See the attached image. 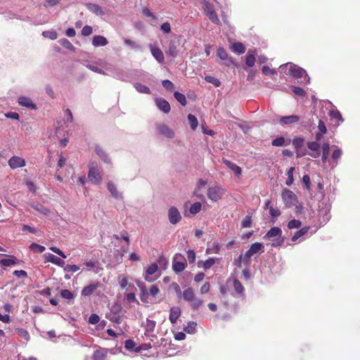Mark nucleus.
Listing matches in <instances>:
<instances>
[{"label": "nucleus", "mask_w": 360, "mask_h": 360, "mask_svg": "<svg viewBox=\"0 0 360 360\" xmlns=\"http://www.w3.org/2000/svg\"><path fill=\"white\" fill-rule=\"evenodd\" d=\"M280 72L291 76L297 79L298 83L305 84L309 82L310 78L305 70L292 63L280 65Z\"/></svg>", "instance_id": "1"}, {"label": "nucleus", "mask_w": 360, "mask_h": 360, "mask_svg": "<svg viewBox=\"0 0 360 360\" xmlns=\"http://www.w3.org/2000/svg\"><path fill=\"white\" fill-rule=\"evenodd\" d=\"M282 230L278 226L271 228L264 235V239L271 240V245L274 248L281 246L284 243V238L282 236Z\"/></svg>", "instance_id": "2"}, {"label": "nucleus", "mask_w": 360, "mask_h": 360, "mask_svg": "<svg viewBox=\"0 0 360 360\" xmlns=\"http://www.w3.org/2000/svg\"><path fill=\"white\" fill-rule=\"evenodd\" d=\"M263 248L264 245L261 243L256 242L252 243L244 255H240L239 256L238 266H240L242 261L245 265L248 266L250 264V257L261 251Z\"/></svg>", "instance_id": "3"}, {"label": "nucleus", "mask_w": 360, "mask_h": 360, "mask_svg": "<svg viewBox=\"0 0 360 360\" xmlns=\"http://www.w3.org/2000/svg\"><path fill=\"white\" fill-rule=\"evenodd\" d=\"M202 4L205 13L209 17V19L212 21V22L217 25L220 24V20L218 18L217 13L215 12L213 4L206 0H203L202 1Z\"/></svg>", "instance_id": "4"}, {"label": "nucleus", "mask_w": 360, "mask_h": 360, "mask_svg": "<svg viewBox=\"0 0 360 360\" xmlns=\"http://www.w3.org/2000/svg\"><path fill=\"white\" fill-rule=\"evenodd\" d=\"M186 267V262L184 256L180 253L174 255L172 259V269L176 273L182 272Z\"/></svg>", "instance_id": "5"}, {"label": "nucleus", "mask_w": 360, "mask_h": 360, "mask_svg": "<svg viewBox=\"0 0 360 360\" xmlns=\"http://www.w3.org/2000/svg\"><path fill=\"white\" fill-rule=\"evenodd\" d=\"M88 178L93 184L98 185L101 184L102 178L96 162H91L90 164Z\"/></svg>", "instance_id": "6"}, {"label": "nucleus", "mask_w": 360, "mask_h": 360, "mask_svg": "<svg viewBox=\"0 0 360 360\" xmlns=\"http://www.w3.org/2000/svg\"><path fill=\"white\" fill-rule=\"evenodd\" d=\"M155 128L160 134L167 139H174L175 137L174 131L164 122H158L155 124Z\"/></svg>", "instance_id": "7"}, {"label": "nucleus", "mask_w": 360, "mask_h": 360, "mask_svg": "<svg viewBox=\"0 0 360 360\" xmlns=\"http://www.w3.org/2000/svg\"><path fill=\"white\" fill-rule=\"evenodd\" d=\"M207 194L210 200L217 202L222 198L224 189L220 186H212L208 188Z\"/></svg>", "instance_id": "8"}, {"label": "nucleus", "mask_w": 360, "mask_h": 360, "mask_svg": "<svg viewBox=\"0 0 360 360\" xmlns=\"http://www.w3.org/2000/svg\"><path fill=\"white\" fill-rule=\"evenodd\" d=\"M158 266L157 264L153 263L148 266L145 271L144 278L148 282H153L158 278L160 274L158 273Z\"/></svg>", "instance_id": "9"}, {"label": "nucleus", "mask_w": 360, "mask_h": 360, "mask_svg": "<svg viewBox=\"0 0 360 360\" xmlns=\"http://www.w3.org/2000/svg\"><path fill=\"white\" fill-rule=\"evenodd\" d=\"M282 198L285 206L288 207L294 205L297 201L296 195L292 191L288 189H285L283 191Z\"/></svg>", "instance_id": "10"}, {"label": "nucleus", "mask_w": 360, "mask_h": 360, "mask_svg": "<svg viewBox=\"0 0 360 360\" xmlns=\"http://www.w3.org/2000/svg\"><path fill=\"white\" fill-rule=\"evenodd\" d=\"M180 46V41L176 37L171 39L169 43L168 49L166 51L167 55L176 58L179 53V48Z\"/></svg>", "instance_id": "11"}, {"label": "nucleus", "mask_w": 360, "mask_h": 360, "mask_svg": "<svg viewBox=\"0 0 360 360\" xmlns=\"http://www.w3.org/2000/svg\"><path fill=\"white\" fill-rule=\"evenodd\" d=\"M181 213L176 207L172 206L169 209L168 219L170 224L174 225L176 224L181 220Z\"/></svg>", "instance_id": "12"}, {"label": "nucleus", "mask_w": 360, "mask_h": 360, "mask_svg": "<svg viewBox=\"0 0 360 360\" xmlns=\"http://www.w3.org/2000/svg\"><path fill=\"white\" fill-rule=\"evenodd\" d=\"M8 165L12 169L21 168L25 166V160L20 156L13 155L8 160Z\"/></svg>", "instance_id": "13"}, {"label": "nucleus", "mask_w": 360, "mask_h": 360, "mask_svg": "<svg viewBox=\"0 0 360 360\" xmlns=\"http://www.w3.org/2000/svg\"><path fill=\"white\" fill-rule=\"evenodd\" d=\"M96 154L98 157L105 164L111 165L112 160L109 154L99 145H96L95 150Z\"/></svg>", "instance_id": "14"}, {"label": "nucleus", "mask_w": 360, "mask_h": 360, "mask_svg": "<svg viewBox=\"0 0 360 360\" xmlns=\"http://www.w3.org/2000/svg\"><path fill=\"white\" fill-rule=\"evenodd\" d=\"M307 148L312 151V153H309V155L311 158H317L321 155V145L318 141H309L307 143Z\"/></svg>", "instance_id": "15"}, {"label": "nucleus", "mask_w": 360, "mask_h": 360, "mask_svg": "<svg viewBox=\"0 0 360 360\" xmlns=\"http://www.w3.org/2000/svg\"><path fill=\"white\" fill-rule=\"evenodd\" d=\"M18 103L20 106L27 108L30 110H37V105L32 101V100L30 97L27 96H20L18 98Z\"/></svg>", "instance_id": "16"}, {"label": "nucleus", "mask_w": 360, "mask_h": 360, "mask_svg": "<svg viewBox=\"0 0 360 360\" xmlns=\"http://www.w3.org/2000/svg\"><path fill=\"white\" fill-rule=\"evenodd\" d=\"M149 49L152 56L155 58V60L159 63H163L165 61V58L162 50L159 47L153 44H149Z\"/></svg>", "instance_id": "17"}, {"label": "nucleus", "mask_w": 360, "mask_h": 360, "mask_svg": "<svg viewBox=\"0 0 360 360\" xmlns=\"http://www.w3.org/2000/svg\"><path fill=\"white\" fill-rule=\"evenodd\" d=\"M158 108L162 112L167 114L170 112L171 107L169 102L162 98H157L155 100Z\"/></svg>", "instance_id": "18"}, {"label": "nucleus", "mask_w": 360, "mask_h": 360, "mask_svg": "<svg viewBox=\"0 0 360 360\" xmlns=\"http://www.w3.org/2000/svg\"><path fill=\"white\" fill-rule=\"evenodd\" d=\"M44 257L47 262H51L57 266L63 267L64 265L65 264L64 260H63L62 259L56 257V255H54L51 253H46L44 255Z\"/></svg>", "instance_id": "19"}, {"label": "nucleus", "mask_w": 360, "mask_h": 360, "mask_svg": "<svg viewBox=\"0 0 360 360\" xmlns=\"http://www.w3.org/2000/svg\"><path fill=\"white\" fill-rule=\"evenodd\" d=\"M181 314V311L180 307H172L170 309V313L169 316V320L172 324H175L177 321V319Z\"/></svg>", "instance_id": "20"}, {"label": "nucleus", "mask_w": 360, "mask_h": 360, "mask_svg": "<svg viewBox=\"0 0 360 360\" xmlns=\"http://www.w3.org/2000/svg\"><path fill=\"white\" fill-rule=\"evenodd\" d=\"M217 56L221 60L225 61V64L227 66H229L231 63H233V60L231 58H229L228 53L224 47H219L217 49Z\"/></svg>", "instance_id": "21"}, {"label": "nucleus", "mask_w": 360, "mask_h": 360, "mask_svg": "<svg viewBox=\"0 0 360 360\" xmlns=\"http://www.w3.org/2000/svg\"><path fill=\"white\" fill-rule=\"evenodd\" d=\"M222 162L234 172L236 176L239 177L241 175L242 169L236 163L226 159H223Z\"/></svg>", "instance_id": "22"}, {"label": "nucleus", "mask_w": 360, "mask_h": 360, "mask_svg": "<svg viewBox=\"0 0 360 360\" xmlns=\"http://www.w3.org/2000/svg\"><path fill=\"white\" fill-rule=\"evenodd\" d=\"M86 8L96 15L102 16L105 15L103 8L96 4L89 3L86 4Z\"/></svg>", "instance_id": "23"}, {"label": "nucleus", "mask_w": 360, "mask_h": 360, "mask_svg": "<svg viewBox=\"0 0 360 360\" xmlns=\"http://www.w3.org/2000/svg\"><path fill=\"white\" fill-rule=\"evenodd\" d=\"M233 287L239 297H243L245 296V288L241 282L236 278L233 280Z\"/></svg>", "instance_id": "24"}, {"label": "nucleus", "mask_w": 360, "mask_h": 360, "mask_svg": "<svg viewBox=\"0 0 360 360\" xmlns=\"http://www.w3.org/2000/svg\"><path fill=\"white\" fill-rule=\"evenodd\" d=\"M98 286L99 283L98 282L93 283L87 286H85L82 290V296L87 297L91 295L98 288Z\"/></svg>", "instance_id": "25"}, {"label": "nucleus", "mask_w": 360, "mask_h": 360, "mask_svg": "<svg viewBox=\"0 0 360 360\" xmlns=\"http://www.w3.org/2000/svg\"><path fill=\"white\" fill-rule=\"evenodd\" d=\"M217 259V258L215 257H210L205 261H198V266L199 268H202L205 271L208 270L214 264Z\"/></svg>", "instance_id": "26"}, {"label": "nucleus", "mask_w": 360, "mask_h": 360, "mask_svg": "<svg viewBox=\"0 0 360 360\" xmlns=\"http://www.w3.org/2000/svg\"><path fill=\"white\" fill-rule=\"evenodd\" d=\"M136 284L138 285V287L140 288V290H141V295H140V299L143 302H148V290L146 288V285L144 284V283L141 282V281H137L136 282Z\"/></svg>", "instance_id": "27"}, {"label": "nucleus", "mask_w": 360, "mask_h": 360, "mask_svg": "<svg viewBox=\"0 0 360 360\" xmlns=\"http://www.w3.org/2000/svg\"><path fill=\"white\" fill-rule=\"evenodd\" d=\"M342 155V151L340 148H336L333 150V152L332 153V156H331V160L330 161V165L333 167H335L337 166L338 160L341 158Z\"/></svg>", "instance_id": "28"}, {"label": "nucleus", "mask_w": 360, "mask_h": 360, "mask_svg": "<svg viewBox=\"0 0 360 360\" xmlns=\"http://www.w3.org/2000/svg\"><path fill=\"white\" fill-rule=\"evenodd\" d=\"M300 120V117L297 115H288L281 117L280 120V123L283 125L290 124L292 123L297 122Z\"/></svg>", "instance_id": "29"}, {"label": "nucleus", "mask_w": 360, "mask_h": 360, "mask_svg": "<svg viewBox=\"0 0 360 360\" xmlns=\"http://www.w3.org/2000/svg\"><path fill=\"white\" fill-rule=\"evenodd\" d=\"M106 350L105 349H96L91 358L86 357L85 360H105L106 356Z\"/></svg>", "instance_id": "30"}, {"label": "nucleus", "mask_w": 360, "mask_h": 360, "mask_svg": "<svg viewBox=\"0 0 360 360\" xmlns=\"http://www.w3.org/2000/svg\"><path fill=\"white\" fill-rule=\"evenodd\" d=\"M92 44L95 47L104 46L108 44V40L103 36L95 35L92 39Z\"/></svg>", "instance_id": "31"}, {"label": "nucleus", "mask_w": 360, "mask_h": 360, "mask_svg": "<svg viewBox=\"0 0 360 360\" xmlns=\"http://www.w3.org/2000/svg\"><path fill=\"white\" fill-rule=\"evenodd\" d=\"M230 49L232 52L238 55L243 54L245 51V46L241 42H234L231 44Z\"/></svg>", "instance_id": "32"}, {"label": "nucleus", "mask_w": 360, "mask_h": 360, "mask_svg": "<svg viewBox=\"0 0 360 360\" xmlns=\"http://www.w3.org/2000/svg\"><path fill=\"white\" fill-rule=\"evenodd\" d=\"M107 188L112 197H114L116 199L122 198L121 193H119V191L117 190L115 185L112 182H111V181L108 182Z\"/></svg>", "instance_id": "33"}, {"label": "nucleus", "mask_w": 360, "mask_h": 360, "mask_svg": "<svg viewBox=\"0 0 360 360\" xmlns=\"http://www.w3.org/2000/svg\"><path fill=\"white\" fill-rule=\"evenodd\" d=\"M182 297L186 302L190 303L195 297L194 290L192 288H187L184 290Z\"/></svg>", "instance_id": "34"}, {"label": "nucleus", "mask_w": 360, "mask_h": 360, "mask_svg": "<svg viewBox=\"0 0 360 360\" xmlns=\"http://www.w3.org/2000/svg\"><path fill=\"white\" fill-rule=\"evenodd\" d=\"M309 230V226H304V227L300 229V230L296 231L295 233V234L292 236V238H291L292 241L296 242L300 238H301L302 236L307 234L308 233Z\"/></svg>", "instance_id": "35"}, {"label": "nucleus", "mask_w": 360, "mask_h": 360, "mask_svg": "<svg viewBox=\"0 0 360 360\" xmlns=\"http://www.w3.org/2000/svg\"><path fill=\"white\" fill-rule=\"evenodd\" d=\"M134 86L136 89V90L141 94H151V91H150V88L140 82L135 83L134 84Z\"/></svg>", "instance_id": "36"}, {"label": "nucleus", "mask_w": 360, "mask_h": 360, "mask_svg": "<svg viewBox=\"0 0 360 360\" xmlns=\"http://www.w3.org/2000/svg\"><path fill=\"white\" fill-rule=\"evenodd\" d=\"M322 149V156H321V161L323 162H326L328 158L329 155V150H330V143L329 142H325L322 145L321 147Z\"/></svg>", "instance_id": "37"}, {"label": "nucleus", "mask_w": 360, "mask_h": 360, "mask_svg": "<svg viewBox=\"0 0 360 360\" xmlns=\"http://www.w3.org/2000/svg\"><path fill=\"white\" fill-rule=\"evenodd\" d=\"M31 207L37 210V212L41 213L42 214L44 215H49V213H50V210L46 207L45 206L39 204V203H37V204H32L31 205Z\"/></svg>", "instance_id": "38"}, {"label": "nucleus", "mask_w": 360, "mask_h": 360, "mask_svg": "<svg viewBox=\"0 0 360 360\" xmlns=\"http://www.w3.org/2000/svg\"><path fill=\"white\" fill-rule=\"evenodd\" d=\"M255 56L249 51L246 55L245 64L247 66L251 68L255 65Z\"/></svg>", "instance_id": "39"}, {"label": "nucleus", "mask_w": 360, "mask_h": 360, "mask_svg": "<svg viewBox=\"0 0 360 360\" xmlns=\"http://www.w3.org/2000/svg\"><path fill=\"white\" fill-rule=\"evenodd\" d=\"M289 143H290V141L288 143H285V140L284 137L279 136V137L274 139L272 141L271 144L274 146L280 147V146H287L289 144Z\"/></svg>", "instance_id": "40"}, {"label": "nucleus", "mask_w": 360, "mask_h": 360, "mask_svg": "<svg viewBox=\"0 0 360 360\" xmlns=\"http://www.w3.org/2000/svg\"><path fill=\"white\" fill-rule=\"evenodd\" d=\"M124 347L130 352H139L140 350L136 347V344L132 340H127L124 342Z\"/></svg>", "instance_id": "41"}, {"label": "nucleus", "mask_w": 360, "mask_h": 360, "mask_svg": "<svg viewBox=\"0 0 360 360\" xmlns=\"http://www.w3.org/2000/svg\"><path fill=\"white\" fill-rule=\"evenodd\" d=\"M220 250V245L217 242H214L212 247H208L205 252L206 254H217Z\"/></svg>", "instance_id": "42"}, {"label": "nucleus", "mask_w": 360, "mask_h": 360, "mask_svg": "<svg viewBox=\"0 0 360 360\" xmlns=\"http://www.w3.org/2000/svg\"><path fill=\"white\" fill-rule=\"evenodd\" d=\"M174 96L175 99L183 106H185L187 104L186 96L183 94L179 91H175L174 93Z\"/></svg>", "instance_id": "43"}, {"label": "nucleus", "mask_w": 360, "mask_h": 360, "mask_svg": "<svg viewBox=\"0 0 360 360\" xmlns=\"http://www.w3.org/2000/svg\"><path fill=\"white\" fill-rule=\"evenodd\" d=\"M188 120L189 124L191 126V128L193 130H195L198 126V121L197 117L192 114H189L188 115Z\"/></svg>", "instance_id": "44"}, {"label": "nucleus", "mask_w": 360, "mask_h": 360, "mask_svg": "<svg viewBox=\"0 0 360 360\" xmlns=\"http://www.w3.org/2000/svg\"><path fill=\"white\" fill-rule=\"evenodd\" d=\"M304 139L301 136H297L292 139V146L295 149H300L304 145Z\"/></svg>", "instance_id": "45"}, {"label": "nucleus", "mask_w": 360, "mask_h": 360, "mask_svg": "<svg viewBox=\"0 0 360 360\" xmlns=\"http://www.w3.org/2000/svg\"><path fill=\"white\" fill-rule=\"evenodd\" d=\"M197 323L195 321H189L184 328V330L189 334H194L196 332Z\"/></svg>", "instance_id": "46"}, {"label": "nucleus", "mask_w": 360, "mask_h": 360, "mask_svg": "<svg viewBox=\"0 0 360 360\" xmlns=\"http://www.w3.org/2000/svg\"><path fill=\"white\" fill-rule=\"evenodd\" d=\"M294 171H295V167H291L288 169V170L287 172L288 179L285 181V184L287 186H290L293 184V181H294L293 172H294Z\"/></svg>", "instance_id": "47"}, {"label": "nucleus", "mask_w": 360, "mask_h": 360, "mask_svg": "<svg viewBox=\"0 0 360 360\" xmlns=\"http://www.w3.org/2000/svg\"><path fill=\"white\" fill-rule=\"evenodd\" d=\"M58 42L61 46H63L64 48L68 50H75V46L71 44V42L68 39L65 38L60 39Z\"/></svg>", "instance_id": "48"}, {"label": "nucleus", "mask_w": 360, "mask_h": 360, "mask_svg": "<svg viewBox=\"0 0 360 360\" xmlns=\"http://www.w3.org/2000/svg\"><path fill=\"white\" fill-rule=\"evenodd\" d=\"M17 263V259L15 258H8V259H0V264L6 267L11 266Z\"/></svg>", "instance_id": "49"}, {"label": "nucleus", "mask_w": 360, "mask_h": 360, "mask_svg": "<svg viewBox=\"0 0 360 360\" xmlns=\"http://www.w3.org/2000/svg\"><path fill=\"white\" fill-rule=\"evenodd\" d=\"M203 301L200 299V298H197V297H194V299L190 302L191 303V307L192 308V309L193 310H198L200 307L202 305Z\"/></svg>", "instance_id": "50"}, {"label": "nucleus", "mask_w": 360, "mask_h": 360, "mask_svg": "<svg viewBox=\"0 0 360 360\" xmlns=\"http://www.w3.org/2000/svg\"><path fill=\"white\" fill-rule=\"evenodd\" d=\"M329 115L333 120H336L338 121H340L341 122H343V119L342 117V115H341L340 112L338 110H330Z\"/></svg>", "instance_id": "51"}, {"label": "nucleus", "mask_w": 360, "mask_h": 360, "mask_svg": "<svg viewBox=\"0 0 360 360\" xmlns=\"http://www.w3.org/2000/svg\"><path fill=\"white\" fill-rule=\"evenodd\" d=\"M201 208H202L201 203L199 202H196L191 205L189 211L191 214H195L201 210Z\"/></svg>", "instance_id": "52"}, {"label": "nucleus", "mask_w": 360, "mask_h": 360, "mask_svg": "<svg viewBox=\"0 0 360 360\" xmlns=\"http://www.w3.org/2000/svg\"><path fill=\"white\" fill-rule=\"evenodd\" d=\"M290 88H291L292 92L296 96H298L300 97H304L306 95L305 91L301 87L296 86H291Z\"/></svg>", "instance_id": "53"}, {"label": "nucleus", "mask_w": 360, "mask_h": 360, "mask_svg": "<svg viewBox=\"0 0 360 360\" xmlns=\"http://www.w3.org/2000/svg\"><path fill=\"white\" fill-rule=\"evenodd\" d=\"M42 35L44 37L49 38L51 40H55L58 37V34L55 30L44 31Z\"/></svg>", "instance_id": "54"}, {"label": "nucleus", "mask_w": 360, "mask_h": 360, "mask_svg": "<svg viewBox=\"0 0 360 360\" xmlns=\"http://www.w3.org/2000/svg\"><path fill=\"white\" fill-rule=\"evenodd\" d=\"M30 249L32 251L37 252L39 253H42L45 250V247L41 245H39L36 243H32L30 245Z\"/></svg>", "instance_id": "55"}, {"label": "nucleus", "mask_w": 360, "mask_h": 360, "mask_svg": "<svg viewBox=\"0 0 360 360\" xmlns=\"http://www.w3.org/2000/svg\"><path fill=\"white\" fill-rule=\"evenodd\" d=\"M156 326V322L153 320L147 319L145 325V328L147 332H153Z\"/></svg>", "instance_id": "56"}, {"label": "nucleus", "mask_w": 360, "mask_h": 360, "mask_svg": "<svg viewBox=\"0 0 360 360\" xmlns=\"http://www.w3.org/2000/svg\"><path fill=\"white\" fill-rule=\"evenodd\" d=\"M302 225L301 221L298 219H292L288 224V228L289 229H299Z\"/></svg>", "instance_id": "57"}, {"label": "nucleus", "mask_w": 360, "mask_h": 360, "mask_svg": "<svg viewBox=\"0 0 360 360\" xmlns=\"http://www.w3.org/2000/svg\"><path fill=\"white\" fill-rule=\"evenodd\" d=\"M60 295L65 300H72L75 297L73 293L70 290L66 289L62 290L60 291Z\"/></svg>", "instance_id": "58"}, {"label": "nucleus", "mask_w": 360, "mask_h": 360, "mask_svg": "<svg viewBox=\"0 0 360 360\" xmlns=\"http://www.w3.org/2000/svg\"><path fill=\"white\" fill-rule=\"evenodd\" d=\"M65 272L75 273L79 269V267L75 264H67L63 266Z\"/></svg>", "instance_id": "59"}, {"label": "nucleus", "mask_w": 360, "mask_h": 360, "mask_svg": "<svg viewBox=\"0 0 360 360\" xmlns=\"http://www.w3.org/2000/svg\"><path fill=\"white\" fill-rule=\"evenodd\" d=\"M162 86L167 91H172L174 89V84L169 79H165L162 82Z\"/></svg>", "instance_id": "60"}, {"label": "nucleus", "mask_w": 360, "mask_h": 360, "mask_svg": "<svg viewBox=\"0 0 360 360\" xmlns=\"http://www.w3.org/2000/svg\"><path fill=\"white\" fill-rule=\"evenodd\" d=\"M18 334L20 337H21L22 339L25 340H30V334L24 328H18Z\"/></svg>", "instance_id": "61"}, {"label": "nucleus", "mask_w": 360, "mask_h": 360, "mask_svg": "<svg viewBox=\"0 0 360 360\" xmlns=\"http://www.w3.org/2000/svg\"><path fill=\"white\" fill-rule=\"evenodd\" d=\"M205 79L206 82L212 83L217 87L220 86L221 83H220L219 80L212 76L207 75V76H205Z\"/></svg>", "instance_id": "62"}, {"label": "nucleus", "mask_w": 360, "mask_h": 360, "mask_svg": "<svg viewBox=\"0 0 360 360\" xmlns=\"http://www.w3.org/2000/svg\"><path fill=\"white\" fill-rule=\"evenodd\" d=\"M107 318L112 322L116 323H120L122 321V316H119L117 314H112L107 315Z\"/></svg>", "instance_id": "63"}, {"label": "nucleus", "mask_w": 360, "mask_h": 360, "mask_svg": "<svg viewBox=\"0 0 360 360\" xmlns=\"http://www.w3.org/2000/svg\"><path fill=\"white\" fill-rule=\"evenodd\" d=\"M269 214L272 218L276 219L281 215V212L278 208L269 206Z\"/></svg>", "instance_id": "64"}]
</instances>
